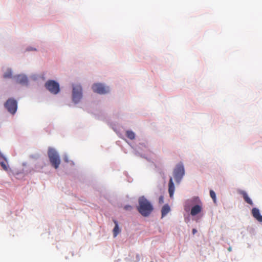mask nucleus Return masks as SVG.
I'll return each instance as SVG.
<instances>
[{
	"label": "nucleus",
	"mask_w": 262,
	"mask_h": 262,
	"mask_svg": "<svg viewBox=\"0 0 262 262\" xmlns=\"http://www.w3.org/2000/svg\"><path fill=\"white\" fill-rule=\"evenodd\" d=\"M210 195L211 198L213 199L214 202L216 201V195L215 192L212 190H210Z\"/></svg>",
	"instance_id": "nucleus-19"
},
{
	"label": "nucleus",
	"mask_w": 262,
	"mask_h": 262,
	"mask_svg": "<svg viewBox=\"0 0 262 262\" xmlns=\"http://www.w3.org/2000/svg\"><path fill=\"white\" fill-rule=\"evenodd\" d=\"M126 135L127 137V138L130 140L134 139L135 137V135L134 133L130 130L126 131Z\"/></svg>",
	"instance_id": "nucleus-16"
},
{
	"label": "nucleus",
	"mask_w": 262,
	"mask_h": 262,
	"mask_svg": "<svg viewBox=\"0 0 262 262\" xmlns=\"http://www.w3.org/2000/svg\"><path fill=\"white\" fill-rule=\"evenodd\" d=\"M202 210V206L201 204H196L193 206L190 211V214L192 216H195L200 213Z\"/></svg>",
	"instance_id": "nucleus-9"
},
{
	"label": "nucleus",
	"mask_w": 262,
	"mask_h": 262,
	"mask_svg": "<svg viewBox=\"0 0 262 262\" xmlns=\"http://www.w3.org/2000/svg\"><path fill=\"white\" fill-rule=\"evenodd\" d=\"M45 87L50 93L54 95L57 94L60 91L59 83L53 80L47 81L45 83Z\"/></svg>",
	"instance_id": "nucleus-5"
},
{
	"label": "nucleus",
	"mask_w": 262,
	"mask_h": 262,
	"mask_svg": "<svg viewBox=\"0 0 262 262\" xmlns=\"http://www.w3.org/2000/svg\"><path fill=\"white\" fill-rule=\"evenodd\" d=\"M170 210L168 205H164L161 209L162 217L165 216Z\"/></svg>",
	"instance_id": "nucleus-14"
},
{
	"label": "nucleus",
	"mask_w": 262,
	"mask_h": 262,
	"mask_svg": "<svg viewBox=\"0 0 262 262\" xmlns=\"http://www.w3.org/2000/svg\"><path fill=\"white\" fill-rule=\"evenodd\" d=\"M240 193L241 194H242L245 202H246L248 204H249L251 205H253L252 200L250 199V198L248 196L247 193L245 191H241Z\"/></svg>",
	"instance_id": "nucleus-13"
},
{
	"label": "nucleus",
	"mask_w": 262,
	"mask_h": 262,
	"mask_svg": "<svg viewBox=\"0 0 262 262\" xmlns=\"http://www.w3.org/2000/svg\"><path fill=\"white\" fill-rule=\"evenodd\" d=\"M63 159H64V161L67 163L69 162L68 157L67 156H64Z\"/></svg>",
	"instance_id": "nucleus-21"
},
{
	"label": "nucleus",
	"mask_w": 262,
	"mask_h": 262,
	"mask_svg": "<svg viewBox=\"0 0 262 262\" xmlns=\"http://www.w3.org/2000/svg\"><path fill=\"white\" fill-rule=\"evenodd\" d=\"M252 214L253 216L258 221L262 222V215L260 214L259 210L256 208H253L252 210Z\"/></svg>",
	"instance_id": "nucleus-10"
},
{
	"label": "nucleus",
	"mask_w": 262,
	"mask_h": 262,
	"mask_svg": "<svg viewBox=\"0 0 262 262\" xmlns=\"http://www.w3.org/2000/svg\"><path fill=\"white\" fill-rule=\"evenodd\" d=\"M93 91L99 94H104L109 92L108 87L104 86L101 83H95L92 86Z\"/></svg>",
	"instance_id": "nucleus-7"
},
{
	"label": "nucleus",
	"mask_w": 262,
	"mask_h": 262,
	"mask_svg": "<svg viewBox=\"0 0 262 262\" xmlns=\"http://www.w3.org/2000/svg\"><path fill=\"white\" fill-rule=\"evenodd\" d=\"M48 155L51 165L55 169L58 168L60 164V160L57 152L54 149L50 148Z\"/></svg>",
	"instance_id": "nucleus-2"
},
{
	"label": "nucleus",
	"mask_w": 262,
	"mask_h": 262,
	"mask_svg": "<svg viewBox=\"0 0 262 262\" xmlns=\"http://www.w3.org/2000/svg\"><path fill=\"white\" fill-rule=\"evenodd\" d=\"M114 223L115 226L113 229V235L114 237H116L117 235L120 232V229L119 228L117 221L114 220Z\"/></svg>",
	"instance_id": "nucleus-15"
},
{
	"label": "nucleus",
	"mask_w": 262,
	"mask_h": 262,
	"mask_svg": "<svg viewBox=\"0 0 262 262\" xmlns=\"http://www.w3.org/2000/svg\"><path fill=\"white\" fill-rule=\"evenodd\" d=\"M200 202V200L197 197L193 198L192 199L188 200L184 205V209L186 211H188L190 209V206L194 203Z\"/></svg>",
	"instance_id": "nucleus-8"
},
{
	"label": "nucleus",
	"mask_w": 262,
	"mask_h": 262,
	"mask_svg": "<svg viewBox=\"0 0 262 262\" xmlns=\"http://www.w3.org/2000/svg\"><path fill=\"white\" fill-rule=\"evenodd\" d=\"M185 174L184 167L182 163L177 165L173 170V177L177 183H180Z\"/></svg>",
	"instance_id": "nucleus-4"
},
{
	"label": "nucleus",
	"mask_w": 262,
	"mask_h": 262,
	"mask_svg": "<svg viewBox=\"0 0 262 262\" xmlns=\"http://www.w3.org/2000/svg\"><path fill=\"white\" fill-rule=\"evenodd\" d=\"M174 190L175 188L173 182L172 178L170 177L168 183V192L169 193V196L170 198L172 197Z\"/></svg>",
	"instance_id": "nucleus-11"
},
{
	"label": "nucleus",
	"mask_w": 262,
	"mask_h": 262,
	"mask_svg": "<svg viewBox=\"0 0 262 262\" xmlns=\"http://www.w3.org/2000/svg\"><path fill=\"white\" fill-rule=\"evenodd\" d=\"M125 210H130L132 209V207L130 205H126L124 207Z\"/></svg>",
	"instance_id": "nucleus-20"
},
{
	"label": "nucleus",
	"mask_w": 262,
	"mask_h": 262,
	"mask_svg": "<svg viewBox=\"0 0 262 262\" xmlns=\"http://www.w3.org/2000/svg\"><path fill=\"white\" fill-rule=\"evenodd\" d=\"M192 234H195L197 232V230L196 229H193L192 231Z\"/></svg>",
	"instance_id": "nucleus-22"
},
{
	"label": "nucleus",
	"mask_w": 262,
	"mask_h": 262,
	"mask_svg": "<svg viewBox=\"0 0 262 262\" xmlns=\"http://www.w3.org/2000/svg\"><path fill=\"white\" fill-rule=\"evenodd\" d=\"M12 76V72L10 69H8L4 75V77L5 78H10Z\"/></svg>",
	"instance_id": "nucleus-17"
},
{
	"label": "nucleus",
	"mask_w": 262,
	"mask_h": 262,
	"mask_svg": "<svg viewBox=\"0 0 262 262\" xmlns=\"http://www.w3.org/2000/svg\"><path fill=\"white\" fill-rule=\"evenodd\" d=\"M0 164H1V166L3 167V168L5 170H8V166L7 165L6 162H5V161H1V162H0Z\"/></svg>",
	"instance_id": "nucleus-18"
},
{
	"label": "nucleus",
	"mask_w": 262,
	"mask_h": 262,
	"mask_svg": "<svg viewBox=\"0 0 262 262\" xmlns=\"http://www.w3.org/2000/svg\"><path fill=\"white\" fill-rule=\"evenodd\" d=\"M137 207L139 212L143 216H148L152 212L154 207L150 202L144 196L140 197Z\"/></svg>",
	"instance_id": "nucleus-1"
},
{
	"label": "nucleus",
	"mask_w": 262,
	"mask_h": 262,
	"mask_svg": "<svg viewBox=\"0 0 262 262\" xmlns=\"http://www.w3.org/2000/svg\"><path fill=\"white\" fill-rule=\"evenodd\" d=\"M5 107L9 112L14 114L17 110V102L13 99H9L5 104Z\"/></svg>",
	"instance_id": "nucleus-6"
},
{
	"label": "nucleus",
	"mask_w": 262,
	"mask_h": 262,
	"mask_svg": "<svg viewBox=\"0 0 262 262\" xmlns=\"http://www.w3.org/2000/svg\"><path fill=\"white\" fill-rule=\"evenodd\" d=\"M72 88V101L75 104H77L80 101L82 98V89L80 84H73Z\"/></svg>",
	"instance_id": "nucleus-3"
},
{
	"label": "nucleus",
	"mask_w": 262,
	"mask_h": 262,
	"mask_svg": "<svg viewBox=\"0 0 262 262\" xmlns=\"http://www.w3.org/2000/svg\"><path fill=\"white\" fill-rule=\"evenodd\" d=\"M16 82L20 84H27L28 82V79L26 76L24 75H18L16 79Z\"/></svg>",
	"instance_id": "nucleus-12"
}]
</instances>
